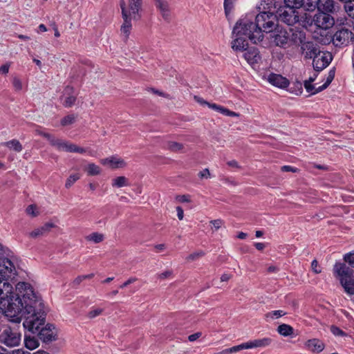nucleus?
<instances>
[{
    "label": "nucleus",
    "instance_id": "39448f33",
    "mask_svg": "<svg viewBox=\"0 0 354 354\" xmlns=\"http://www.w3.org/2000/svg\"><path fill=\"white\" fill-rule=\"evenodd\" d=\"M335 270L344 291L350 295H354L353 270L344 263H336Z\"/></svg>",
    "mask_w": 354,
    "mask_h": 354
},
{
    "label": "nucleus",
    "instance_id": "3c124183",
    "mask_svg": "<svg viewBox=\"0 0 354 354\" xmlns=\"http://www.w3.org/2000/svg\"><path fill=\"white\" fill-rule=\"evenodd\" d=\"M198 175L201 178H209L211 176L209 169L207 168L201 171Z\"/></svg>",
    "mask_w": 354,
    "mask_h": 354
},
{
    "label": "nucleus",
    "instance_id": "2f4dec72",
    "mask_svg": "<svg viewBox=\"0 0 354 354\" xmlns=\"http://www.w3.org/2000/svg\"><path fill=\"white\" fill-rule=\"evenodd\" d=\"M167 148L173 152H178L183 149V145L177 142L169 141L167 144Z\"/></svg>",
    "mask_w": 354,
    "mask_h": 354
},
{
    "label": "nucleus",
    "instance_id": "6ab92c4d",
    "mask_svg": "<svg viewBox=\"0 0 354 354\" xmlns=\"http://www.w3.org/2000/svg\"><path fill=\"white\" fill-rule=\"evenodd\" d=\"M156 8L160 11L162 18L169 21L170 19V10L166 0H153Z\"/></svg>",
    "mask_w": 354,
    "mask_h": 354
},
{
    "label": "nucleus",
    "instance_id": "f257e3e1",
    "mask_svg": "<svg viewBox=\"0 0 354 354\" xmlns=\"http://www.w3.org/2000/svg\"><path fill=\"white\" fill-rule=\"evenodd\" d=\"M6 254V250L0 244V308L4 310L10 322L19 324L20 313L25 309L26 304L37 296L32 287L26 282L18 283L15 291H12L13 288L8 281L16 274V270Z\"/></svg>",
    "mask_w": 354,
    "mask_h": 354
},
{
    "label": "nucleus",
    "instance_id": "412c9836",
    "mask_svg": "<svg viewBox=\"0 0 354 354\" xmlns=\"http://www.w3.org/2000/svg\"><path fill=\"white\" fill-rule=\"evenodd\" d=\"M100 162L104 165H109L112 169L120 168L126 165L123 159L117 158L115 156L102 159Z\"/></svg>",
    "mask_w": 354,
    "mask_h": 354
},
{
    "label": "nucleus",
    "instance_id": "a18cd8bd",
    "mask_svg": "<svg viewBox=\"0 0 354 354\" xmlns=\"http://www.w3.org/2000/svg\"><path fill=\"white\" fill-rule=\"evenodd\" d=\"M102 312H103V309L102 308L93 309V310H91V311L88 312V317L90 319H93V318H95V317L100 315L102 313Z\"/></svg>",
    "mask_w": 354,
    "mask_h": 354
},
{
    "label": "nucleus",
    "instance_id": "dca6fc26",
    "mask_svg": "<svg viewBox=\"0 0 354 354\" xmlns=\"http://www.w3.org/2000/svg\"><path fill=\"white\" fill-rule=\"evenodd\" d=\"M63 96L64 97L63 105L65 107H71L75 104L77 97L73 87L70 86H66L64 90Z\"/></svg>",
    "mask_w": 354,
    "mask_h": 354
},
{
    "label": "nucleus",
    "instance_id": "4c0bfd02",
    "mask_svg": "<svg viewBox=\"0 0 354 354\" xmlns=\"http://www.w3.org/2000/svg\"><path fill=\"white\" fill-rule=\"evenodd\" d=\"M261 6H263V9L270 10V8H277V2L275 0H261Z\"/></svg>",
    "mask_w": 354,
    "mask_h": 354
},
{
    "label": "nucleus",
    "instance_id": "e433bc0d",
    "mask_svg": "<svg viewBox=\"0 0 354 354\" xmlns=\"http://www.w3.org/2000/svg\"><path fill=\"white\" fill-rule=\"evenodd\" d=\"M344 9L349 17L354 19V0L344 5Z\"/></svg>",
    "mask_w": 354,
    "mask_h": 354
},
{
    "label": "nucleus",
    "instance_id": "ddd939ff",
    "mask_svg": "<svg viewBox=\"0 0 354 354\" xmlns=\"http://www.w3.org/2000/svg\"><path fill=\"white\" fill-rule=\"evenodd\" d=\"M313 59L314 69L316 71H320L326 68L332 61V53L319 51Z\"/></svg>",
    "mask_w": 354,
    "mask_h": 354
},
{
    "label": "nucleus",
    "instance_id": "7ed1b4c3",
    "mask_svg": "<svg viewBox=\"0 0 354 354\" xmlns=\"http://www.w3.org/2000/svg\"><path fill=\"white\" fill-rule=\"evenodd\" d=\"M275 9L260 12L255 17L254 22L248 18L240 19L236 21L233 33L244 35L252 43L257 44L263 39V32H271L278 25L277 17L274 13Z\"/></svg>",
    "mask_w": 354,
    "mask_h": 354
},
{
    "label": "nucleus",
    "instance_id": "c756f323",
    "mask_svg": "<svg viewBox=\"0 0 354 354\" xmlns=\"http://www.w3.org/2000/svg\"><path fill=\"white\" fill-rule=\"evenodd\" d=\"M86 239L88 241H92L95 243H99L104 241V236L102 234L98 232H93L86 236Z\"/></svg>",
    "mask_w": 354,
    "mask_h": 354
},
{
    "label": "nucleus",
    "instance_id": "774afa93",
    "mask_svg": "<svg viewBox=\"0 0 354 354\" xmlns=\"http://www.w3.org/2000/svg\"><path fill=\"white\" fill-rule=\"evenodd\" d=\"M230 276L227 274H223L221 277V281H227L230 279Z\"/></svg>",
    "mask_w": 354,
    "mask_h": 354
},
{
    "label": "nucleus",
    "instance_id": "20e7f679",
    "mask_svg": "<svg viewBox=\"0 0 354 354\" xmlns=\"http://www.w3.org/2000/svg\"><path fill=\"white\" fill-rule=\"evenodd\" d=\"M302 7L307 11L317 8L318 13L313 19L317 29V39L323 45L330 44L332 42V0H304Z\"/></svg>",
    "mask_w": 354,
    "mask_h": 354
},
{
    "label": "nucleus",
    "instance_id": "a878e982",
    "mask_svg": "<svg viewBox=\"0 0 354 354\" xmlns=\"http://www.w3.org/2000/svg\"><path fill=\"white\" fill-rule=\"evenodd\" d=\"M35 133L37 134V135H39V136H43L44 138H46L48 142H50V144L55 147L56 149H57L58 147V145L60 142V140L61 139H58V138H56L55 136H53V135L50 134V133H45L39 129H36L35 130Z\"/></svg>",
    "mask_w": 354,
    "mask_h": 354
},
{
    "label": "nucleus",
    "instance_id": "f8f14e48",
    "mask_svg": "<svg viewBox=\"0 0 354 354\" xmlns=\"http://www.w3.org/2000/svg\"><path fill=\"white\" fill-rule=\"evenodd\" d=\"M272 32L271 37L273 43L277 46L284 48L289 41V33L285 28L278 25Z\"/></svg>",
    "mask_w": 354,
    "mask_h": 354
},
{
    "label": "nucleus",
    "instance_id": "ea45409f",
    "mask_svg": "<svg viewBox=\"0 0 354 354\" xmlns=\"http://www.w3.org/2000/svg\"><path fill=\"white\" fill-rule=\"evenodd\" d=\"M80 178V176L78 174L71 175L66 180L65 187L66 188L71 187Z\"/></svg>",
    "mask_w": 354,
    "mask_h": 354
},
{
    "label": "nucleus",
    "instance_id": "2eb2a0df",
    "mask_svg": "<svg viewBox=\"0 0 354 354\" xmlns=\"http://www.w3.org/2000/svg\"><path fill=\"white\" fill-rule=\"evenodd\" d=\"M57 149L59 151L79 153H84L86 151V149L62 139Z\"/></svg>",
    "mask_w": 354,
    "mask_h": 354
},
{
    "label": "nucleus",
    "instance_id": "4d7b16f0",
    "mask_svg": "<svg viewBox=\"0 0 354 354\" xmlns=\"http://www.w3.org/2000/svg\"><path fill=\"white\" fill-rule=\"evenodd\" d=\"M10 64L9 63H6L2 65L0 67V73L1 74H7L9 71Z\"/></svg>",
    "mask_w": 354,
    "mask_h": 354
},
{
    "label": "nucleus",
    "instance_id": "bb28decb",
    "mask_svg": "<svg viewBox=\"0 0 354 354\" xmlns=\"http://www.w3.org/2000/svg\"><path fill=\"white\" fill-rule=\"evenodd\" d=\"M277 332L283 337L291 336L294 333V328L286 324H282L277 327Z\"/></svg>",
    "mask_w": 354,
    "mask_h": 354
},
{
    "label": "nucleus",
    "instance_id": "a211bd4d",
    "mask_svg": "<svg viewBox=\"0 0 354 354\" xmlns=\"http://www.w3.org/2000/svg\"><path fill=\"white\" fill-rule=\"evenodd\" d=\"M268 80L273 86L281 88H285L289 85L288 79L279 74H270Z\"/></svg>",
    "mask_w": 354,
    "mask_h": 354
},
{
    "label": "nucleus",
    "instance_id": "c9c22d12",
    "mask_svg": "<svg viewBox=\"0 0 354 354\" xmlns=\"http://www.w3.org/2000/svg\"><path fill=\"white\" fill-rule=\"evenodd\" d=\"M76 116L73 114L68 115L64 117L61 120V124L62 126H67L75 122Z\"/></svg>",
    "mask_w": 354,
    "mask_h": 354
},
{
    "label": "nucleus",
    "instance_id": "9d476101",
    "mask_svg": "<svg viewBox=\"0 0 354 354\" xmlns=\"http://www.w3.org/2000/svg\"><path fill=\"white\" fill-rule=\"evenodd\" d=\"M21 340V334L10 326H6L0 333V342L8 346H17Z\"/></svg>",
    "mask_w": 354,
    "mask_h": 354
},
{
    "label": "nucleus",
    "instance_id": "8fccbe9b",
    "mask_svg": "<svg viewBox=\"0 0 354 354\" xmlns=\"http://www.w3.org/2000/svg\"><path fill=\"white\" fill-rule=\"evenodd\" d=\"M12 84L16 90L20 91L22 89V84L19 78L15 77L12 81Z\"/></svg>",
    "mask_w": 354,
    "mask_h": 354
},
{
    "label": "nucleus",
    "instance_id": "09e8293b",
    "mask_svg": "<svg viewBox=\"0 0 354 354\" xmlns=\"http://www.w3.org/2000/svg\"><path fill=\"white\" fill-rule=\"evenodd\" d=\"M281 171L283 172H293L295 173L298 171V169L293 167L290 165H284L281 167Z\"/></svg>",
    "mask_w": 354,
    "mask_h": 354
},
{
    "label": "nucleus",
    "instance_id": "473e14b6",
    "mask_svg": "<svg viewBox=\"0 0 354 354\" xmlns=\"http://www.w3.org/2000/svg\"><path fill=\"white\" fill-rule=\"evenodd\" d=\"M88 175L89 176H95L98 175L101 172V169L99 166L96 165L94 163H90L88 165L86 169Z\"/></svg>",
    "mask_w": 354,
    "mask_h": 354
},
{
    "label": "nucleus",
    "instance_id": "49530a36",
    "mask_svg": "<svg viewBox=\"0 0 354 354\" xmlns=\"http://www.w3.org/2000/svg\"><path fill=\"white\" fill-rule=\"evenodd\" d=\"M36 210V205H30L26 208V212L28 214H30L32 216H36L38 215L37 212H35Z\"/></svg>",
    "mask_w": 354,
    "mask_h": 354
},
{
    "label": "nucleus",
    "instance_id": "69168bd1",
    "mask_svg": "<svg viewBox=\"0 0 354 354\" xmlns=\"http://www.w3.org/2000/svg\"><path fill=\"white\" fill-rule=\"evenodd\" d=\"M230 167H236V168H239V165L238 164V162L236 161V160H230L229 162H227V163Z\"/></svg>",
    "mask_w": 354,
    "mask_h": 354
},
{
    "label": "nucleus",
    "instance_id": "423d86ee",
    "mask_svg": "<svg viewBox=\"0 0 354 354\" xmlns=\"http://www.w3.org/2000/svg\"><path fill=\"white\" fill-rule=\"evenodd\" d=\"M272 342V339L270 337H264L262 339H257L249 341L237 346L226 348L221 351L218 354H232L239 352L243 349H250L254 348H263L268 346Z\"/></svg>",
    "mask_w": 354,
    "mask_h": 354
},
{
    "label": "nucleus",
    "instance_id": "0eeeda50",
    "mask_svg": "<svg viewBox=\"0 0 354 354\" xmlns=\"http://www.w3.org/2000/svg\"><path fill=\"white\" fill-rule=\"evenodd\" d=\"M120 8L123 23L120 27L121 33L124 35L125 40L129 38V34L132 28L131 21H138L141 19V14L138 12V16L131 12V10L124 8V1H120Z\"/></svg>",
    "mask_w": 354,
    "mask_h": 354
},
{
    "label": "nucleus",
    "instance_id": "5fc2aeb1",
    "mask_svg": "<svg viewBox=\"0 0 354 354\" xmlns=\"http://www.w3.org/2000/svg\"><path fill=\"white\" fill-rule=\"evenodd\" d=\"M202 335V333L201 332H197V333H195L194 334H192L188 336V339L189 342H194L196 341L197 339H198L199 337H201Z\"/></svg>",
    "mask_w": 354,
    "mask_h": 354
},
{
    "label": "nucleus",
    "instance_id": "bf43d9fd",
    "mask_svg": "<svg viewBox=\"0 0 354 354\" xmlns=\"http://www.w3.org/2000/svg\"><path fill=\"white\" fill-rule=\"evenodd\" d=\"M84 281L82 275L77 276L72 282L73 287H76Z\"/></svg>",
    "mask_w": 354,
    "mask_h": 354
},
{
    "label": "nucleus",
    "instance_id": "9b49d317",
    "mask_svg": "<svg viewBox=\"0 0 354 354\" xmlns=\"http://www.w3.org/2000/svg\"><path fill=\"white\" fill-rule=\"evenodd\" d=\"M317 71H315L313 75L310 76L308 80H306L304 83L306 91L310 93L311 94H315L323 91L330 84V82L332 81V74L331 71H330L326 82L323 85L316 88L315 86L312 83L315 80V79L317 77Z\"/></svg>",
    "mask_w": 354,
    "mask_h": 354
},
{
    "label": "nucleus",
    "instance_id": "052dcab7",
    "mask_svg": "<svg viewBox=\"0 0 354 354\" xmlns=\"http://www.w3.org/2000/svg\"><path fill=\"white\" fill-rule=\"evenodd\" d=\"M333 335L337 336H344L346 334L337 327L333 326Z\"/></svg>",
    "mask_w": 354,
    "mask_h": 354
},
{
    "label": "nucleus",
    "instance_id": "f3484780",
    "mask_svg": "<svg viewBox=\"0 0 354 354\" xmlns=\"http://www.w3.org/2000/svg\"><path fill=\"white\" fill-rule=\"evenodd\" d=\"M243 54V57L248 63L250 65L257 64L261 59L259 52L255 47L247 48Z\"/></svg>",
    "mask_w": 354,
    "mask_h": 354
},
{
    "label": "nucleus",
    "instance_id": "0e129e2a",
    "mask_svg": "<svg viewBox=\"0 0 354 354\" xmlns=\"http://www.w3.org/2000/svg\"><path fill=\"white\" fill-rule=\"evenodd\" d=\"M207 106H208L209 108H210V109H213V110H214V111H216L217 112L218 111L219 108L221 106L220 105H218V104H214V103H210V102H209Z\"/></svg>",
    "mask_w": 354,
    "mask_h": 354
},
{
    "label": "nucleus",
    "instance_id": "a19ab883",
    "mask_svg": "<svg viewBox=\"0 0 354 354\" xmlns=\"http://www.w3.org/2000/svg\"><path fill=\"white\" fill-rule=\"evenodd\" d=\"M218 112L221 113V114H223L224 115L230 116V117H239V113L232 111L229 110L228 109H227L224 106H220Z\"/></svg>",
    "mask_w": 354,
    "mask_h": 354
},
{
    "label": "nucleus",
    "instance_id": "13d9d810",
    "mask_svg": "<svg viewBox=\"0 0 354 354\" xmlns=\"http://www.w3.org/2000/svg\"><path fill=\"white\" fill-rule=\"evenodd\" d=\"M317 267H318V262L317 260L315 259L311 263V268H312L313 271L316 274L321 272V270L317 269Z\"/></svg>",
    "mask_w": 354,
    "mask_h": 354
},
{
    "label": "nucleus",
    "instance_id": "603ef678",
    "mask_svg": "<svg viewBox=\"0 0 354 354\" xmlns=\"http://www.w3.org/2000/svg\"><path fill=\"white\" fill-rule=\"evenodd\" d=\"M136 281H137V278H136V277H131L128 280H127L125 282H124L122 285H120V288H124L128 286L129 285L134 283Z\"/></svg>",
    "mask_w": 354,
    "mask_h": 354
},
{
    "label": "nucleus",
    "instance_id": "e2e57ef3",
    "mask_svg": "<svg viewBox=\"0 0 354 354\" xmlns=\"http://www.w3.org/2000/svg\"><path fill=\"white\" fill-rule=\"evenodd\" d=\"M177 216L179 220H183L184 216V212L181 207H176Z\"/></svg>",
    "mask_w": 354,
    "mask_h": 354
},
{
    "label": "nucleus",
    "instance_id": "72a5a7b5",
    "mask_svg": "<svg viewBox=\"0 0 354 354\" xmlns=\"http://www.w3.org/2000/svg\"><path fill=\"white\" fill-rule=\"evenodd\" d=\"M286 315V313L281 310H273L266 314V318L276 319Z\"/></svg>",
    "mask_w": 354,
    "mask_h": 354
},
{
    "label": "nucleus",
    "instance_id": "6e6552de",
    "mask_svg": "<svg viewBox=\"0 0 354 354\" xmlns=\"http://www.w3.org/2000/svg\"><path fill=\"white\" fill-rule=\"evenodd\" d=\"M333 46L336 47H344L354 38V35L351 30L344 27L335 26L333 21Z\"/></svg>",
    "mask_w": 354,
    "mask_h": 354
},
{
    "label": "nucleus",
    "instance_id": "680f3d73",
    "mask_svg": "<svg viewBox=\"0 0 354 354\" xmlns=\"http://www.w3.org/2000/svg\"><path fill=\"white\" fill-rule=\"evenodd\" d=\"M194 100L196 102H197L198 104H201V105H208L209 102L205 101L203 98L199 97V96H197V95H194Z\"/></svg>",
    "mask_w": 354,
    "mask_h": 354
},
{
    "label": "nucleus",
    "instance_id": "6e6d98bb",
    "mask_svg": "<svg viewBox=\"0 0 354 354\" xmlns=\"http://www.w3.org/2000/svg\"><path fill=\"white\" fill-rule=\"evenodd\" d=\"M210 223L213 225L216 230H218L221 227L223 221L221 219L212 220Z\"/></svg>",
    "mask_w": 354,
    "mask_h": 354
},
{
    "label": "nucleus",
    "instance_id": "7c9ffc66",
    "mask_svg": "<svg viewBox=\"0 0 354 354\" xmlns=\"http://www.w3.org/2000/svg\"><path fill=\"white\" fill-rule=\"evenodd\" d=\"M283 3L285 6L296 10L302 7L304 0H283Z\"/></svg>",
    "mask_w": 354,
    "mask_h": 354
},
{
    "label": "nucleus",
    "instance_id": "58836bf2",
    "mask_svg": "<svg viewBox=\"0 0 354 354\" xmlns=\"http://www.w3.org/2000/svg\"><path fill=\"white\" fill-rule=\"evenodd\" d=\"M204 255H205L204 252L202 250H199V251H197V252L190 254L189 256H187L186 257V260L187 261H196V260L198 259L199 258L203 257Z\"/></svg>",
    "mask_w": 354,
    "mask_h": 354
},
{
    "label": "nucleus",
    "instance_id": "cd10ccee",
    "mask_svg": "<svg viewBox=\"0 0 354 354\" xmlns=\"http://www.w3.org/2000/svg\"><path fill=\"white\" fill-rule=\"evenodd\" d=\"M3 145L10 149H13L17 152H20L23 149L21 144L19 140L16 139H13L12 140L3 142Z\"/></svg>",
    "mask_w": 354,
    "mask_h": 354
},
{
    "label": "nucleus",
    "instance_id": "b1692460",
    "mask_svg": "<svg viewBox=\"0 0 354 354\" xmlns=\"http://www.w3.org/2000/svg\"><path fill=\"white\" fill-rule=\"evenodd\" d=\"M142 7V0H128V4L124 2V8L131 10V12L138 16V12H141Z\"/></svg>",
    "mask_w": 354,
    "mask_h": 354
},
{
    "label": "nucleus",
    "instance_id": "aec40b11",
    "mask_svg": "<svg viewBox=\"0 0 354 354\" xmlns=\"http://www.w3.org/2000/svg\"><path fill=\"white\" fill-rule=\"evenodd\" d=\"M55 225L53 223L48 222L44 223L40 227L36 228L30 233V236L32 238H37L48 233L52 228L55 227Z\"/></svg>",
    "mask_w": 354,
    "mask_h": 354
},
{
    "label": "nucleus",
    "instance_id": "f704fd0d",
    "mask_svg": "<svg viewBox=\"0 0 354 354\" xmlns=\"http://www.w3.org/2000/svg\"><path fill=\"white\" fill-rule=\"evenodd\" d=\"M343 259L345 263L348 264L351 269L354 268V250L345 254L344 255Z\"/></svg>",
    "mask_w": 354,
    "mask_h": 354
},
{
    "label": "nucleus",
    "instance_id": "5701e85b",
    "mask_svg": "<svg viewBox=\"0 0 354 354\" xmlns=\"http://www.w3.org/2000/svg\"><path fill=\"white\" fill-rule=\"evenodd\" d=\"M306 347L313 351L319 353L324 348V344L317 339H312L308 340L305 344Z\"/></svg>",
    "mask_w": 354,
    "mask_h": 354
},
{
    "label": "nucleus",
    "instance_id": "37998d69",
    "mask_svg": "<svg viewBox=\"0 0 354 354\" xmlns=\"http://www.w3.org/2000/svg\"><path fill=\"white\" fill-rule=\"evenodd\" d=\"M173 277V271L171 270H167L162 273L157 275V277L160 280H165L166 279H170Z\"/></svg>",
    "mask_w": 354,
    "mask_h": 354
},
{
    "label": "nucleus",
    "instance_id": "de8ad7c7",
    "mask_svg": "<svg viewBox=\"0 0 354 354\" xmlns=\"http://www.w3.org/2000/svg\"><path fill=\"white\" fill-rule=\"evenodd\" d=\"M150 91L154 93V94H156L159 96H161V97H165V98H167V99H171V97L169 94L167 93H163L159 90H157L156 88H150Z\"/></svg>",
    "mask_w": 354,
    "mask_h": 354
},
{
    "label": "nucleus",
    "instance_id": "393cba45",
    "mask_svg": "<svg viewBox=\"0 0 354 354\" xmlns=\"http://www.w3.org/2000/svg\"><path fill=\"white\" fill-rule=\"evenodd\" d=\"M236 0H224V11L227 19L230 21L233 18V12L234 10V3Z\"/></svg>",
    "mask_w": 354,
    "mask_h": 354
},
{
    "label": "nucleus",
    "instance_id": "1a4fd4ad",
    "mask_svg": "<svg viewBox=\"0 0 354 354\" xmlns=\"http://www.w3.org/2000/svg\"><path fill=\"white\" fill-rule=\"evenodd\" d=\"M276 15L277 22L281 21L288 26H293L299 21L298 12L295 9L286 6H279L276 11Z\"/></svg>",
    "mask_w": 354,
    "mask_h": 354
},
{
    "label": "nucleus",
    "instance_id": "4468645a",
    "mask_svg": "<svg viewBox=\"0 0 354 354\" xmlns=\"http://www.w3.org/2000/svg\"><path fill=\"white\" fill-rule=\"evenodd\" d=\"M305 39L304 34L299 32V40L301 44L302 53L305 57L307 59H311L315 57L319 50L317 48L316 45L313 41H304Z\"/></svg>",
    "mask_w": 354,
    "mask_h": 354
},
{
    "label": "nucleus",
    "instance_id": "79ce46f5",
    "mask_svg": "<svg viewBox=\"0 0 354 354\" xmlns=\"http://www.w3.org/2000/svg\"><path fill=\"white\" fill-rule=\"evenodd\" d=\"M25 345H26V348L32 350V349L35 348L37 346L38 344H37V341L35 340L34 339H32L30 337H29V338L26 337L25 339Z\"/></svg>",
    "mask_w": 354,
    "mask_h": 354
},
{
    "label": "nucleus",
    "instance_id": "338daca9",
    "mask_svg": "<svg viewBox=\"0 0 354 354\" xmlns=\"http://www.w3.org/2000/svg\"><path fill=\"white\" fill-rule=\"evenodd\" d=\"M254 246L257 248V250L260 251L263 250L265 248V244L263 243H256L254 244Z\"/></svg>",
    "mask_w": 354,
    "mask_h": 354
},
{
    "label": "nucleus",
    "instance_id": "864d4df0",
    "mask_svg": "<svg viewBox=\"0 0 354 354\" xmlns=\"http://www.w3.org/2000/svg\"><path fill=\"white\" fill-rule=\"evenodd\" d=\"M176 199L181 203L190 202L189 196L188 195H179L177 196Z\"/></svg>",
    "mask_w": 354,
    "mask_h": 354
},
{
    "label": "nucleus",
    "instance_id": "c85d7f7f",
    "mask_svg": "<svg viewBox=\"0 0 354 354\" xmlns=\"http://www.w3.org/2000/svg\"><path fill=\"white\" fill-rule=\"evenodd\" d=\"M130 185L129 180L125 176H118L112 180V186L114 187H122Z\"/></svg>",
    "mask_w": 354,
    "mask_h": 354
},
{
    "label": "nucleus",
    "instance_id": "4be33fe9",
    "mask_svg": "<svg viewBox=\"0 0 354 354\" xmlns=\"http://www.w3.org/2000/svg\"><path fill=\"white\" fill-rule=\"evenodd\" d=\"M232 34L236 37V38L232 41V49L235 51H243L245 50L248 44L245 39L241 37L243 35H236V34H234L233 32Z\"/></svg>",
    "mask_w": 354,
    "mask_h": 354
},
{
    "label": "nucleus",
    "instance_id": "c03bdc74",
    "mask_svg": "<svg viewBox=\"0 0 354 354\" xmlns=\"http://www.w3.org/2000/svg\"><path fill=\"white\" fill-rule=\"evenodd\" d=\"M0 354H11V353H10L6 349L3 348L2 346H0ZM12 354H30V353L28 351L18 349V350L13 351Z\"/></svg>",
    "mask_w": 354,
    "mask_h": 354
},
{
    "label": "nucleus",
    "instance_id": "f03ea898",
    "mask_svg": "<svg viewBox=\"0 0 354 354\" xmlns=\"http://www.w3.org/2000/svg\"><path fill=\"white\" fill-rule=\"evenodd\" d=\"M20 322L24 319L23 326L31 334H36L44 342H50L56 339V335L53 331L54 325L48 324L40 328L46 321V313L43 303L38 297L32 298L30 303H26L25 309L20 313Z\"/></svg>",
    "mask_w": 354,
    "mask_h": 354
}]
</instances>
